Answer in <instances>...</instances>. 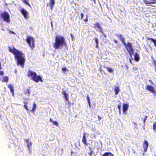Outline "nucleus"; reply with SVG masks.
<instances>
[{
  "label": "nucleus",
  "mask_w": 156,
  "mask_h": 156,
  "mask_svg": "<svg viewBox=\"0 0 156 156\" xmlns=\"http://www.w3.org/2000/svg\"><path fill=\"white\" fill-rule=\"evenodd\" d=\"M9 51L15 55V58L16 60L17 66L20 65L21 67L23 68L25 58L24 55L23 53L14 48L12 49L9 47Z\"/></svg>",
  "instance_id": "nucleus-1"
},
{
  "label": "nucleus",
  "mask_w": 156,
  "mask_h": 156,
  "mask_svg": "<svg viewBox=\"0 0 156 156\" xmlns=\"http://www.w3.org/2000/svg\"><path fill=\"white\" fill-rule=\"evenodd\" d=\"M66 42L65 38L61 36L58 35L55 37V42L53 45V47L55 49H61L63 46H66Z\"/></svg>",
  "instance_id": "nucleus-2"
},
{
  "label": "nucleus",
  "mask_w": 156,
  "mask_h": 156,
  "mask_svg": "<svg viewBox=\"0 0 156 156\" xmlns=\"http://www.w3.org/2000/svg\"><path fill=\"white\" fill-rule=\"evenodd\" d=\"M27 75L29 78H30L31 79L35 82L37 83L39 81H42V80L41 77L37 75L36 73L33 71L30 70L27 73Z\"/></svg>",
  "instance_id": "nucleus-3"
},
{
  "label": "nucleus",
  "mask_w": 156,
  "mask_h": 156,
  "mask_svg": "<svg viewBox=\"0 0 156 156\" xmlns=\"http://www.w3.org/2000/svg\"><path fill=\"white\" fill-rule=\"evenodd\" d=\"M0 18L7 23H9L10 22L9 15L7 12L5 11L1 13Z\"/></svg>",
  "instance_id": "nucleus-4"
},
{
  "label": "nucleus",
  "mask_w": 156,
  "mask_h": 156,
  "mask_svg": "<svg viewBox=\"0 0 156 156\" xmlns=\"http://www.w3.org/2000/svg\"><path fill=\"white\" fill-rule=\"evenodd\" d=\"M127 51H128L131 58H132V55L133 54L134 50L132 47V44L128 42L127 44L126 43L125 45Z\"/></svg>",
  "instance_id": "nucleus-5"
},
{
  "label": "nucleus",
  "mask_w": 156,
  "mask_h": 156,
  "mask_svg": "<svg viewBox=\"0 0 156 156\" xmlns=\"http://www.w3.org/2000/svg\"><path fill=\"white\" fill-rule=\"evenodd\" d=\"M26 41L32 49L34 48L35 41L32 37L30 36H28L26 39Z\"/></svg>",
  "instance_id": "nucleus-6"
},
{
  "label": "nucleus",
  "mask_w": 156,
  "mask_h": 156,
  "mask_svg": "<svg viewBox=\"0 0 156 156\" xmlns=\"http://www.w3.org/2000/svg\"><path fill=\"white\" fill-rule=\"evenodd\" d=\"M146 89L148 91L153 94V96L155 98L156 96V92L154 87L151 86L147 85Z\"/></svg>",
  "instance_id": "nucleus-7"
},
{
  "label": "nucleus",
  "mask_w": 156,
  "mask_h": 156,
  "mask_svg": "<svg viewBox=\"0 0 156 156\" xmlns=\"http://www.w3.org/2000/svg\"><path fill=\"white\" fill-rule=\"evenodd\" d=\"M94 27L97 31L101 32L102 34H104V32L102 30V27L98 23H95L94 25Z\"/></svg>",
  "instance_id": "nucleus-8"
},
{
  "label": "nucleus",
  "mask_w": 156,
  "mask_h": 156,
  "mask_svg": "<svg viewBox=\"0 0 156 156\" xmlns=\"http://www.w3.org/2000/svg\"><path fill=\"white\" fill-rule=\"evenodd\" d=\"M23 16L25 19H27L28 17V13L27 11L24 9L22 8L20 10Z\"/></svg>",
  "instance_id": "nucleus-9"
},
{
  "label": "nucleus",
  "mask_w": 156,
  "mask_h": 156,
  "mask_svg": "<svg viewBox=\"0 0 156 156\" xmlns=\"http://www.w3.org/2000/svg\"><path fill=\"white\" fill-rule=\"evenodd\" d=\"M143 1L145 4L148 5L156 3V0H143Z\"/></svg>",
  "instance_id": "nucleus-10"
},
{
  "label": "nucleus",
  "mask_w": 156,
  "mask_h": 156,
  "mask_svg": "<svg viewBox=\"0 0 156 156\" xmlns=\"http://www.w3.org/2000/svg\"><path fill=\"white\" fill-rule=\"evenodd\" d=\"M148 146V143L147 140H145L144 143L143 147L145 152L147 151V148Z\"/></svg>",
  "instance_id": "nucleus-11"
},
{
  "label": "nucleus",
  "mask_w": 156,
  "mask_h": 156,
  "mask_svg": "<svg viewBox=\"0 0 156 156\" xmlns=\"http://www.w3.org/2000/svg\"><path fill=\"white\" fill-rule=\"evenodd\" d=\"M117 37L121 41L122 44L124 45L126 44V43L125 42V39L122 37V36L121 34H118L117 35Z\"/></svg>",
  "instance_id": "nucleus-12"
},
{
  "label": "nucleus",
  "mask_w": 156,
  "mask_h": 156,
  "mask_svg": "<svg viewBox=\"0 0 156 156\" xmlns=\"http://www.w3.org/2000/svg\"><path fill=\"white\" fill-rule=\"evenodd\" d=\"M62 94L64 95L66 101H67L69 104H70L69 102V99L68 98V94H67L65 91H63L62 92Z\"/></svg>",
  "instance_id": "nucleus-13"
},
{
  "label": "nucleus",
  "mask_w": 156,
  "mask_h": 156,
  "mask_svg": "<svg viewBox=\"0 0 156 156\" xmlns=\"http://www.w3.org/2000/svg\"><path fill=\"white\" fill-rule=\"evenodd\" d=\"M86 134V133H84L83 134V136L82 138V142L86 145H87L88 144L87 143V140L86 139V137L85 136V135Z\"/></svg>",
  "instance_id": "nucleus-14"
},
{
  "label": "nucleus",
  "mask_w": 156,
  "mask_h": 156,
  "mask_svg": "<svg viewBox=\"0 0 156 156\" xmlns=\"http://www.w3.org/2000/svg\"><path fill=\"white\" fill-rule=\"evenodd\" d=\"M129 105L127 104H124L123 106V112H126L128 109Z\"/></svg>",
  "instance_id": "nucleus-15"
},
{
  "label": "nucleus",
  "mask_w": 156,
  "mask_h": 156,
  "mask_svg": "<svg viewBox=\"0 0 156 156\" xmlns=\"http://www.w3.org/2000/svg\"><path fill=\"white\" fill-rule=\"evenodd\" d=\"M1 80L3 82H6L8 80V78L6 76H2L0 78Z\"/></svg>",
  "instance_id": "nucleus-16"
},
{
  "label": "nucleus",
  "mask_w": 156,
  "mask_h": 156,
  "mask_svg": "<svg viewBox=\"0 0 156 156\" xmlns=\"http://www.w3.org/2000/svg\"><path fill=\"white\" fill-rule=\"evenodd\" d=\"M8 87L10 89L11 92L12 93V95L13 97L14 96V89L12 85L11 84H9L8 85Z\"/></svg>",
  "instance_id": "nucleus-17"
},
{
  "label": "nucleus",
  "mask_w": 156,
  "mask_h": 156,
  "mask_svg": "<svg viewBox=\"0 0 156 156\" xmlns=\"http://www.w3.org/2000/svg\"><path fill=\"white\" fill-rule=\"evenodd\" d=\"M50 6L52 10L55 5V0H50Z\"/></svg>",
  "instance_id": "nucleus-18"
},
{
  "label": "nucleus",
  "mask_w": 156,
  "mask_h": 156,
  "mask_svg": "<svg viewBox=\"0 0 156 156\" xmlns=\"http://www.w3.org/2000/svg\"><path fill=\"white\" fill-rule=\"evenodd\" d=\"M134 60L136 61H138L140 59V57L137 53H135L134 56Z\"/></svg>",
  "instance_id": "nucleus-19"
},
{
  "label": "nucleus",
  "mask_w": 156,
  "mask_h": 156,
  "mask_svg": "<svg viewBox=\"0 0 156 156\" xmlns=\"http://www.w3.org/2000/svg\"><path fill=\"white\" fill-rule=\"evenodd\" d=\"M102 156H114V155L109 152L105 153Z\"/></svg>",
  "instance_id": "nucleus-20"
},
{
  "label": "nucleus",
  "mask_w": 156,
  "mask_h": 156,
  "mask_svg": "<svg viewBox=\"0 0 156 156\" xmlns=\"http://www.w3.org/2000/svg\"><path fill=\"white\" fill-rule=\"evenodd\" d=\"M26 142L27 143V147L29 149L30 147H31L32 145L31 142H29V140L28 139H26L25 140Z\"/></svg>",
  "instance_id": "nucleus-21"
},
{
  "label": "nucleus",
  "mask_w": 156,
  "mask_h": 156,
  "mask_svg": "<svg viewBox=\"0 0 156 156\" xmlns=\"http://www.w3.org/2000/svg\"><path fill=\"white\" fill-rule=\"evenodd\" d=\"M119 91V89L118 87H116L115 88V95L118 94Z\"/></svg>",
  "instance_id": "nucleus-22"
},
{
  "label": "nucleus",
  "mask_w": 156,
  "mask_h": 156,
  "mask_svg": "<svg viewBox=\"0 0 156 156\" xmlns=\"http://www.w3.org/2000/svg\"><path fill=\"white\" fill-rule=\"evenodd\" d=\"M148 40H150L152 41L154 44V46L156 47V40H155L152 38H149L148 39Z\"/></svg>",
  "instance_id": "nucleus-23"
},
{
  "label": "nucleus",
  "mask_w": 156,
  "mask_h": 156,
  "mask_svg": "<svg viewBox=\"0 0 156 156\" xmlns=\"http://www.w3.org/2000/svg\"><path fill=\"white\" fill-rule=\"evenodd\" d=\"M36 104L35 103H34L33 104V108L31 111V112H34L36 109Z\"/></svg>",
  "instance_id": "nucleus-24"
},
{
  "label": "nucleus",
  "mask_w": 156,
  "mask_h": 156,
  "mask_svg": "<svg viewBox=\"0 0 156 156\" xmlns=\"http://www.w3.org/2000/svg\"><path fill=\"white\" fill-rule=\"evenodd\" d=\"M107 70L110 73H112L113 72V69L111 68L107 67Z\"/></svg>",
  "instance_id": "nucleus-25"
},
{
  "label": "nucleus",
  "mask_w": 156,
  "mask_h": 156,
  "mask_svg": "<svg viewBox=\"0 0 156 156\" xmlns=\"http://www.w3.org/2000/svg\"><path fill=\"white\" fill-rule=\"evenodd\" d=\"M28 0H22V1L24 3L26 4L30 7V5L28 2Z\"/></svg>",
  "instance_id": "nucleus-26"
},
{
  "label": "nucleus",
  "mask_w": 156,
  "mask_h": 156,
  "mask_svg": "<svg viewBox=\"0 0 156 156\" xmlns=\"http://www.w3.org/2000/svg\"><path fill=\"white\" fill-rule=\"evenodd\" d=\"M87 101L90 107V99L89 97H88V96L87 95Z\"/></svg>",
  "instance_id": "nucleus-27"
},
{
  "label": "nucleus",
  "mask_w": 156,
  "mask_h": 156,
  "mask_svg": "<svg viewBox=\"0 0 156 156\" xmlns=\"http://www.w3.org/2000/svg\"><path fill=\"white\" fill-rule=\"evenodd\" d=\"M147 116H146L143 119V122L144 123V126H145V121L147 119Z\"/></svg>",
  "instance_id": "nucleus-28"
},
{
  "label": "nucleus",
  "mask_w": 156,
  "mask_h": 156,
  "mask_svg": "<svg viewBox=\"0 0 156 156\" xmlns=\"http://www.w3.org/2000/svg\"><path fill=\"white\" fill-rule=\"evenodd\" d=\"M153 129L155 131H156V123H154L153 126Z\"/></svg>",
  "instance_id": "nucleus-29"
},
{
  "label": "nucleus",
  "mask_w": 156,
  "mask_h": 156,
  "mask_svg": "<svg viewBox=\"0 0 156 156\" xmlns=\"http://www.w3.org/2000/svg\"><path fill=\"white\" fill-rule=\"evenodd\" d=\"M52 123L53 125H56V126H58V123L56 121H53L52 122Z\"/></svg>",
  "instance_id": "nucleus-30"
},
{
  "label": "nucleus",
  "mask_w": 156,
  "mask_h": 156,
  "mask_svg": "<svg viewBox=\"0 0 156 156\" xmlns=\"http://www.w3.org/2000/svg\"><path fill=\"white\" fill-rule=\"evenodd\" d=\"M25 93L26 94H28V95H29L30 94V90L29 89H27V90L25 91Z\"/></svg>",
  "instance_id": "nucleus-31"
},
{
  "label": "nucleus",
  "mask_w": 156,
  "mask_h": 156,
  "mask_svg": "<svg viewBox=\"0 0 156 156\" xmlns=\"http://www.w3.org/2000/svg\"><path fill=\"white\" fill-rule=\"evenodd\" d=\"M94 40H95L96 44H98V39L96 38H95Z\"/></svg>",
  "instance_id": "nucleus-32"
},
{
  "label": "nucleus",
  "mask_w": 156,
  "mask_h": 156,
  "mask_svg": "<svg viewBox=\"0 0 156 156\" xmlns=\"http://www.w3.org/2000/svg\"><path fill=\"white\" fill-rule=\"evenodd\" d=\"M24 108L27 110H28V108L27 106L26 105H24L23 106Z\"/></svg>",
  "instance_id": "nucleus-33"
},
{
  "label": "nucleus",
  "mask_w": 156,
  "mask_h": 156,
  "mask_svg": "<svg viewBox=\"0 0 156 156\" xmlns=\"http://www.w3.org/2000/svg\"><path fill=\"white\" fill-rule=\"evenodd\" d=\"M66 70V68H62V70L63 71H65Z\"/></svg>",
  "instance_id": "nucleus-34"
},
{
  "label": "nucleus",
  "mask_w": 156,
  "mask_h": 156,
  "mask_svg": "<svg viewBox=\"0 0 156 156\" xmlns=\"http://www.w3.org/2000/svg\"><path fill=\"white\" fill-rule=\"evenodd\" d=\"M83 13H81L80 14V16H81V19H82L83 16Z\"/></svg>",
  "instance_id": "nucleus-35"
},
{
  "label": "nucleus",
  "mask_w": 156,
  "mask_h": 156,
  "mask_svg": "<svg viewBox=\"0 0 156 156\" xmlns=\"http://www.w3.org/2000/svg\"><path fill=\"white\" fill-rule=\"evenodd\" d=\"M4 74V72L3 71H0V75H2Z\"/></svg>",
  "instance_id": "nucleus-36"
},
{
  "label": "nucleus",
  "mask_w": 156,
  "mask_h": 156,
  "mask_svg": "<svg viewBox=\"0 0 156 156\" xmlns=\"http://www.w3.org/2000/svg\"><path fill=\"white\" fill-rule=\"evenodd\" d=\"M153 62H154V66H155V67H156V61L155 60H153Z\"/></svg>",
  "instance_id": "nucleus-37"
},
{
  "label": "nucleus",
  "mask_w": 156,
  "mask_h": 156,
  "mask_svg": "<svg viewBox=\"0 0 156 156\" xmlns=\"http://www.w3.org/2000/svg\"><path fill=\"white\" fill-rule=\"evenodd\" d=\"M93 153V151H91L89 153V154L90 156H92Z\"/></svg>",
  "instance_id": "nucleus-38"
},
{
  "label": "nucleus",
  "mask_w": 156,
  "mask_h": 156,
  "mask_svg": "<svg viewBox=\"0 0 156 156\" xmlns=\"http://www.w3.org/2000/svg\"><path fill=\"white\" fill-rule=\"evenodd\" d=\"M118 107L119 110H121V107L119 105H118Z\"/></svg>",
  "instance_id": "nucleus-39"
},
{
  "label": "nucleus",
  "mask_w": 156,
  "mask_h": 156,
  "mask_svg": "<svg viewBox=\"0 0 156 156\" xmlns=\"http://www.w3.org/2000/svg\"><path fill=\"white\" fill-rule=\"evenodd\" d=\"M149 81L151 82V84L152 85L154 84V83L151 80H149Z\"/></svg>",
  "instance_id": "nucleus-40"
},
{
  "label": "nucleus",
  "mask_w": 156,
  "mask_h": 156,
  "mask_svg": "<svg viewBox=\"0 0 156 156\" xmlns=\"http://www.w3.org/2000/svg\"><path fill=\"white\" fill-rule=\"evenodd\" d=\"M70 35L71 36V38H72V40L73 41V36L71 34H70Z\"/></svg>",
  "instance_id": "nucleus-41"
},
{
  "label": "nucleus",
  "mask_w": 156,
  "mask_h": 156,
  "mask_svg": "<svg viewBox=\"0 0 156 156\" xmlns=\"http://www.w3.org/2000/svg\"><path fill=\"white\" fill-rule=\"evenodd\" d=\"M85 22H87L88 21V19L87 18L85 19L84 20Z\"/></svg>",
  "instance_id": "nucleus-42"
},
{
  "label": "nucleus",
  "mask_w": 156,
  "mask_h": 156,
  "mask_svg": "<svg viewBox=\"0 0 156 156\" xmlns=\"http://www.w3.org/2000/svg\"><path fill=\"white\" fill-rule=\"evenodd\" d=\"M114 42L115 44H117V43L118 42H117V41L116 40H114Z\"/></svg>",
  "instance_id": "nucleus-43"
},
{
  "label": "nucleus",
  "mask_w": 156,
  "mask_h": 156,
  "mask_svg": "<svg viewBox=\"0 0 156 156\" xmlns=\"http://www.w3.org/2000/svg\"><path fill=\"white\" fill-rule=\"evenodd\" d=\"M133 69L134 70H136V69H137V68L136 67H133Z\"/></svg>",
  "instance_id": "nucleus-44"
},
{
  "label": "nucleus",
  "mask_w": 156,
  "mask_h": 156,
  "mask_svg": "<svg viewBox=\"0 0 156 156\" xmlns=\"http://www.w3.org/2000/svg\"><path fill=\"white\" fill-rule=\"evenodd\" d=\"M10 32L11 33H12L13 34H15V33L14 32H13L12 31H10Z\"/></svg>",
  "instance_id": "nucleus-45"
},
{
  "label": "nucleus",
  "mask_w": 156,
  "mask_h": 156,
  "mask_svg": "<svg viewBox=\"0 0 156 156\" xmlns=\"http://www.w3.org/2000/svg\"><path fill=\"white\" fill-rule=\"evenodd\" d=\"M96 48H98V44H96Z\"/></svg>",
  "instance_id": "nucleus-46"
},
{
  "label": "nucleus",
  "mask_w": 156,
  "mask_h": 156,
  "mask_svg": "<svg viewBox=\"0 0 156 156\" xmlns=\"http://www.w3.org/2000/svg\"><path fill=\"white\" fill-rule=\"evenodd\" d=\"M98 120L99 121L101 119V118L99 116H98Z\"/></svg>",
  "instance_id": "nucleus-47"
},
{
  "label": "nucleus",
  "mask_w": 156,
  "mask_h": 156,
  "mask_svg": "<svg viewBox=\"0 0 156 156\" xmlns=\"http://www.w3.org/2000/svg\"><path fill=\"white\" fill-rule=\"evenodd\" d=\"M50 122H51L52 123V122L53 121H53L51 119H50Z\"/></svg>",
  "instance_id": "nucleus-48"
},
{
  "label": "nucleus",
  "mask_w": 156,
  "mask_h": 156,
  "mask_svg": "<svg viewBox=\"0 0 156 156\" xmlns=\"http://www.w3.org/2000/svg\"><path fill=\"white\" fill-rule=\"evenodd\" d=\"M129 62H130V63H131V64H132V61H131V59L129 58Z\"/></svg>",
  "instance_id": "nucleus-49"
},
{
  "label": "nucleus",
  "mask_w": 156,
  "mask_h": 156,
  "mask_svg": "<svg viewBox=\"0 0 156 156\" xmlns=\"http://www.w3.org/2000/svg\"><path fill=\"white\" fill-rule=\"evenodd\" d=\"M103 34L104 35V37H106L107 36H106V35L104 33V34Z\"/></svg>",
  "instance_id": "nucleus-50"
},
{
  "label": "nucleus",
  "mask_w": 156,
  "mask_h": 156,
  "mask_svg": "<svg viewBox=\"0 0 156 156\" xmlns=\"http://www.w3.org/2000/svg\"><path fill=\"white\" fill-rule=\"evenodd\" d=\"M133 123L134 125H137V124H136V122H133Z\"/></svg>",
  "instance_id": "nucleus-51"
},
{
  "label": "nucleus",
  "mask_w": 156,
  "mask_h": 156,
  "mask_svg": "<svg viewBox=\"0 0 156 156\" xmlns=\"http://www.w3.org/2000/svg\"><path fill=\"white\" fill-rule=\"evenodd\" d=\"M24 103L25 104V105H26L27 104V102H24Z\"/></svg>",
  "instance_id": "nucleus-52"
},
{
  "label": "nucleus",
  "mask_w": 156,
  "mask_h": 156,
  "mask_svg": "<svg viewBox=\"0 0 156 156\" xmlns=\"http://www.w3.org/2000/svg\"><path fill=\"white\" fill-rule=\"evenodd\" d=\"M119 114H121V110H119Z\"/></svg>",
  "instance_id": "nucleus-53"
},
{
  "label": "nucleus",
  "mask_w": 156,
  "mask_h": 156,
  "mask_svg": "<svg viewBox=\"0 0 156 156\" xmlns=\"http://www.w3.org/2000/svg\"><path fill=\"white\" fill-rule=\"evenodd\" d=\"M17 72V70L16 69L15 70V73H16Z\"/></svg>",
  "instance_id": "nucleus-54"
},
{
  "label": "nucleus",
  "mask_w": 156,
  "mask_h": 156,
  "mask_svg": "<svg viewBox=\"0 0 156 156\" xmlns=\"http://www.w3.org/2000/svg\"><path fill=\"white\" fill-rule=\"evenodd\" d=\"M155 71L156 72V67L155 68Z\"/></svg>",
  "instance_id": "nucleus-55"
},
{
  "label": "nucleus",
  "mask_w": 156,
  "mask_h": 156,
  "mask_svg": "<svg viewBox=\"0 0 156 156\" xmlns=\"http://www.w3.org/2000/svg\"><path fill=\"white\" fill-rule=\"evenodd\" d=\"M94 1L95 0H93Z\"/></svg>",
  "instance_id": "nucleus-56"
},
{
  "label": "nucleus",
  "mask_w": 156,
  "mask_h": 156,
  "mask_svg": "<svg viewBox=\"0 0 156 156\" xmlns=\"http://www.w3.org/2000/svg\"><path fill=\"white\" fill-rule=\"evenodd\" d=\"M155 156H156V155H155Z\"/></svg>",
  "instance_id": "nucleus-57"
}]
</instances>
